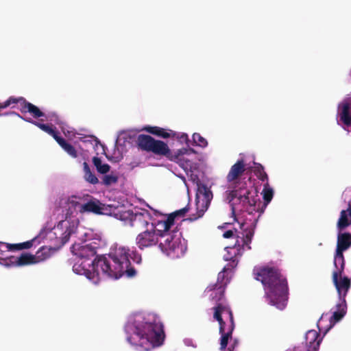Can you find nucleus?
<instances>
[{"instance_id":"1","label":"nucleus","mask_w":351,"mask_h":351,"mask_svg":"<svg viewBox=\"0 0 351 351\" xmlns=\"http://www.w3.org/2000/svg\"><path fill=\"white\" fill-rule=\"evenodd\" d=\"M251 191L247 189L246 182H237L234 189L227 191L226 199L230 207L232 215L236 219V214L241 212L247 213L248 218L245 216V219L240 223L241 231L238 232L237 240L232 247L236 249L237 253L235 255L241 256L245 247L251 250L250 243L254 237L256 227L258 218L252 215L253 212H256V197L250 196ZM226 248H230L227 247ZM232 249V247H231Z\"/></svg>"},{"instance_id":"2","label":"nucleus","mask_w":351,"mask_h":351,"mask_svg":"<svg viewBox=\"0 0 351 351\" xmlns=\"http://www.w3.org/2000/svg\"><path fill=\"white\" fill-rule=\"evenodd\" d=\"M130 258L137 264H140L142 261L141 256L138 252H130L129 248L119 246L109 253L108 257L97 256L92 265L94 269L100 268L104 274L114 279H118L123 276L133 278L136 276V271L132 266Z\"/></svg>"},{"instance_id":"3","label":"nucleus","mask_w":351,"mask_h":351,"mask_svg":"<svg viewBox=\"0 0 351 351\" xmlns=\"http://www.w3.org/2000/svg\"><path fill=\"white\" fill-rule=\"evenodd\" d=\"M128 341L145 350L160 346L165 338L163 325L151 315L143 317L142 321L135 320L134 324L128 328Z\"/></svg>"},{"instance_id":"4","label":"nucleus","mask_w":351,"mask_h":351,"mask_svg":"<svg viewBox=\"0 0 351 351\" xmlns=\"http://www.w3.org/2000/svg\"><path fill=\"white\" fill-rule=\"evenodd\" d=\"M256 279L263 284L265 297L269 304L282 310L287 305V282L280 271L274 267H262L257 269Z\"/></svg>"},{"instance_id":"5","label":"nucleus","mask_w":351,"mask_h":351,"mask_svg":"<svg viewBox=\"0 0 351 351\" xmlns=\"http://www.w3.org/2000/svg\"><path fill=\"white\" fill-rule=\"evenodd\" d=\"M136 143L141 150L152 152L158 156H165L169 160L176 162L182 160L183 155L188 152L186 149L183 148L173 154L166 143L156 140L147 134H139L137 136Z\"/></svg>"},{"instance_id":"6","label":"nucleus","mask_w":351,"mask_h":351,"mask_svg":"<svg viewBox=\"0 0 351 351\" xmlns=\"http://www.w3.org/2000/svg\"><path fill=\"white\" fill-rule=\"evenodd\" d=\"M213 195L209 187L202 183L197 184L195 197V213H191L187 221H195L202 217L210 206Z\"/></svg>"},{"instance_id":"7","label":"nucleus","mask_w":351,"mask_h":351,"mask_svg":"<svg viewBox=\"0 0 351 351\" xmlns=\"http://www.w3.org/2000/svg\"><path fill=\"white\" fill-rule=\"evenodd\" d=\"M79 201L71 200V204L78 207L79 212L81 213H93L96 215H107L112 214V206L101 204L99 200L93 198L89 195H84L83 197H73Z\"/></svg>"},{"instance_id":"8","label":"nucleus","mask_w":351,"mask_h":351,"mask_svg":"<svg viewBox=\"0 0 351 351\" xmlns=\"http://www.w3.org/2000/svg\"><path fill=\"white\" fill-rule=\"evenodd\" d=\"M161 238L164 240L160 242L159 247L167 256L175 258H180L184 254L186 247L182 243L180 236L169 233L168 230L162 232Z\"/></svg>"},{"instance_id":"9","label":"nucleus","mask_w":351,"mask_h":351,"mask_svg":"<svg viewBox=\"0 0 351 351\" xmlns=\"http://www.w3.org/2000/svg\"><path fill=\"white\" fill-rule=\"evenodd\" d=\"M156 226H159L158 223H152L149 228L143 230L136 236V244L140 250L152 247L158 243L164 230L156 229Z\"/></svg>"},{"instance_id":"10","label":"nucleus","mask_w":351,"mask_h":351,"mask_svg":"<svg viewBox=\"0 0 351 351\" xmlns=\"http://www.w3.org/2000/svg\"><path fill=\"white\" fill-rule=\"evenodd\" d=\"M332 280L337 289L340 301L346 302V296L351 287V280L348 276H342L345 264L334 265Z\"/></svg>"},{"instance_id":"11","label":"nucleus","mask_w":351,"mask_h":351,"mask_svg":"<svg viewBox=\"0 0 351 351\" xmlns=\"http://www.w3.org/2000/svg\"><path fill=\"white\" fill-rule=\"evenodd\" d=\"M213 317L219 324V333L227 332L228 326H234V317L230 308L225 304L219 303L213 307Z\"/></svg>"},{"instance_id":"12","label":"nucleus","mask_w":351,"mask_h":351,"mask_svg":"<svg viewBox=\"0 0 351 351\" xmlns=\"http://www.w3.org/2000/svg\"><path fill=\"white\" fill-rule=\"evenodd\" d=\"M351 247V233L339 231L333 264H345L343 252Z\"/></svg>"},{"instance_id":"13","label":"nucleus","mask_w":351,"mask_h":351,"mask_svg":"<svg viewBox=\"0 0 351 351\" xmlns=\"http://www.w3.org/2000/svg\"><path fill=\"white\" fill-rule=\"evenodd\" d=\"M225 278V269L219 273L217 282L213 285H210L206 288L207 292H210V298L216 303V306L222 302L224 298V292L227 282H223Z\"/></svg>"},{"instance_id":"14","label":"nucleus","mask_w":351,"mask_h":351,"mask_svg":"<svg viewBox=\"0 0 351 351\" xmlns=\"http://www.w3.org/2000/svg\"><path fill=\"white\" fill-rule=\"evenodd\" d=\"M99 244L97 241H92L89 243L86 242L82 243H74L71 247V252L80 258L89 259L97 255Z\"/></svg>"},{"instance_id":"15","label":"nucleus","mask_w":351,"mask_h":351,"mask_svg":"<svg viewBox=\"0 0 351 351\" xmlns=\"http://www.w3.org/2000/svg\"><path fill=\"white\" fill-rule=\"evenodd\" d=\"M130 216V225L131 227L134 228L136 230H143L150 228L152 222L151 214L147 211L136 213H128Z\"/></svg>"},{"instance_id":"16","label":"nucleus","mask_w":351,"mask_h":351,"mask_svg":"<svg viewBox=\"0 0 351 351\" xmlns=\"http://www.w3.org/2000/svg\"><path fill=\"white\" fill-rule=\"evenodd\" d=\"M319 333L315 330H308L305 335V345L299 346L294 351H317L321 343Z\"/></svg>"},{"instance_id":"17","label":"nucleus","mask_w":351,"mask_h":351,"mask_svg":"<svg viewBox=\"0 0 351 351\" xmlns=\"http://www.w3.org/2000/svg\"><path fill=\"white\" fill-rule=\"evenodd\" d=\"M189 204L180 210H178L171 214L169 215L167 218L165 220H161L158 221V225L160 226V228H163V230L167 232L169 230L171 227L174 224L175 218L177 216L183 217L185 214L189 212Z\"/></svg>"},{"instance_id":"18","label":"nucleus","mask_w":351,"mask_h":351,"mask_svg":"<svg viewBox=\"0 0 351 351\" xmlns=\"http://www.w3.org/2000/svg\"><path fill=\"white\" fill-rule=\"evenodd\" d=\"M8 261L9 263H6L7 265L24 266L36 263L33 254L27 253H23L19 257L11 256Z\"/></svg>"},{"instance_id":"19","label":"nucleus","mask_w":351,"mask_h":351,"mask_svg":"<svg viewBox=\"0 0 351 351\" xmlns=\"http://www.w3.org/2000/svg\"><path fill=\"white\" fill-rule=\"evenodd\" d=\"M245 165L243 160H239L231 167L226 176L227 182H232L237 180L239 177L245 172Z\"/></svg>"},{"instance_id":"20","label":"nucleus","mask_w":351,"mask_h":351,"mask_svg":"<svg viewBox=\"0 0 351 351\" xmlns=\"http://www.w3.org/2000/svg\"><path fill=\"white\" fill-rule=\"evenodd\" d=\"M143 130L163 138L175 137L176 136V133L175 132L172 130L167 132L165 129L158 126H145L143 128Z\"/></svg>"},{"instance_id":"21","label":"nucleus","mask_w":351,"mask_h":351,"mask_svg":"<svg viewBox=\"0 0 351 351\" xmlns=\"http://www.w3.org/2000/svg\"><path fill=\"white\" fill-rule=\"evenodd\" d=\"M339 108H340L339 112V119L340 121L343 122V123L346 125L349 126L351 125V114L350 112V104L347 102L344 101L339 104Z\"/></svg>"},{"instance_id":"22","label":"nucleus","mask_w":351,"mask_h":351,"mask_svg":"<svg viewBox=\"0 0 351 351\" xmlns=\"http://www.w3.org/2000/svg\"><path fill=\"white\" fill-rule=\"evenodd\" d=\"M351 225V213L348 210H342L340 213V217L337 223V228L339 232H342L347 227Z\"/></svg>"},{"instance_id":"23","label":"nucleus","mask_w":351,"mask_h":351,"mask_svg":"<svg viewBox=\"0 0 351 351\" xmlns=\"http://www.w3.org/2000/svg\"><path fill=\"white\" fill-rule=\"evenodd\" d=\"M20 110L21 113H27L29 112L32 115L34 118H39L45 116L44 112H43L37 106L32 104V103L25 101L22 108H20Z\"/></svg>"},{"instance_id":"24","label":"nucleus","mask_w":351,"mask_h":351,"mask_svg":"<svg viewBox=\"0 0 351 351\" xmlns=\"http://www.w3.org/2000/svg\"><path fill=\"white\" fill-rule=\"evenodd\" d=\"M337 311L333 313L332 316L330 318V323L334 324L340 321L346 313V302L340 301L336 305Z\"/></svg>"},{"instance_id":"25","label":"nucleus","mask_w":351,"mask_h":351,"mask_svg":"<svg viewBox=\"0 0 351 351\" xmlns=\"http://www.w3.org/2000/svg\"><path fill=\"white\" fill-rule=\"evenodd\" d=\"M26 121L33 123L34 125H35L36 126H37L38 128H39L44 132H45L47 134L52 136L56 141H57V139L60 137L59 136L58 132L56 131V130H54L52 127H51L50 125H49L47 124L41 123L38 121H32V120H26Z\"/></svg>"},{"instance_id":"26","label":"nucleus","mask_w":351,"mask_h":351,"mask_svg":"<svg viewBox=\"0 0 351 351\" xmlns=\"http://www.w3.org/2000/svg\"><path fill=\"white\" fill-rule=\"evenodd\" d=\"M56 142L72 158L77 157V152L75 148L71 144L67 143L64 138L60 136L57 139Z\"/></svg>"},{"instance_id":"27","label":"nucleus","mask_w":351,"mask_h":351,"mask_svg":"<svg viewBox=\"0 0 351 351\" xmlns=\"http://www.w3.org/2000/svg\"><path fill=\"white\" fill-rule=\"evenodd\" d=\"M51 248L47 246H43L39 248L36 254L33 255L35 258L36 263L43 262L48 259L51 256Z\"/></svg>"},{"instance_id":"28","label":"nucleus","mask_w":351,"mask_h":351,"mask_svg":"<svg viewBox=\"0 0 351 351\" xmlns=\"http://www.w3.org/2000/svg\"><path fill=\"white\" fill-rule=\"evenodd\" d=\"M234 326L232 324L228 326L227 332L221 334L220 339V350H223L227 347L228 340L232 337V334L234 330Z\"/></svg>"},{"instance_id":"29","label":"nucleus","mask_w":351,"mask_h":351,"mask_svg":"<svg viewBox=\"0 0 351 351\" xmlns=\"http://www.w3.org/2000/svg\"><path fill=\"white\" fill-rule=\"evenodd\" d=\"M92 160L98 173L101 174H106L109 172L110 166L107 163L102 164V161L100 158L94 156Z\"/></svg>"},{"instance_id":"30","label":"nucleus","mask_w":351,"mask_h":351,"mask_svg":"<svg viewBox=\"0 0 351 351\" xmlns=\"http://www.w3.org/2000/svg\"><path fill=\"white\" fill-rule=\"evenodd\" d=\"M262 195L265 204L267 205L271 201L274 196V190L270 187L268 182L263 184Z\"/></svg>"},{"instance_id":"31","label":"nucleus","mask_w":351,"mask_h":351,"mask_svg":"<svg viewBox=\"0 0 351 351\" xmlns=\"http://www.w3.org/2000/svg\"><path fill=\"white\" fill-rule=\"evenodd\" d=\"M254 175L262 182H268V176L265 171L264 167L260 163H254Z\"/></svg>"},{"instance_id":"32","label":"nucleus","mask_w":351,"mask_h":351,"mask_svg":"<svg viewBox=\"0 0 351 351\" xmlns=\"http://www.w3.org/2000/svg\"><path fill=\"white\" fill-rule=\"evenodd\" d=\"M26 99L23 97H10L5 101L1 104V108L3 109L10 106L12 104H19L20 108H22V106L24 105Z\"/></svg>"},{"instance_id":"33","label":"nucleus","mask_w":351,"mask_h":351,"mask_svg":"<svg viewBox=\"0 0 351 351\" xmlns=\"http://www.w3.org/2000/svg\"><path fill=\"white\" fill-rule=\"evenodd\" d=\"M66 230L62 234V237L61 238L62 239V244H65L69 240V238L71 235L75 232L76 227L74 224L69 225V226H65Z\"/></svg>"},{"instance_id":"34","label":"nucleus","mask_w":351,"mask_h":351,"mask_svg":"<svg viewBox=\"0 0 351 351\" xmlns=\"http://www.w3.org/2000/svg\"><path fill=\"white\" fill-rule=\"evenodd\" d=\"M119 178L117 176L114 174L104 175L102 178L101 184L109 186L112 184L117 183Z\"/></svg>"},{"instance_id":"35","label":"nucleus","mask_w":351,"mask_h":351,"mask_svg":"<svg viewBox=\"0 0 351 351\" xmlns=\"http://www.w3.org/2000/svg\"><path fill=\"white\" fill-rule=\"evenodd\" d=\"M193 141L195 145L201 147H206L208 145L207 141L199 133H194L193 134Z\"/></svg>"},{"instance_id":"36","label":"nucleus","mask_w":351,"mask_h":351,"mask_svg":"<svg viewBox=\"0 0 351 351\" xmlns=\"http://www.w3.org/2000/svg\"><path fill=\"white\" fill-rule=\"evenodd\" d=\"M84 179L86 181L92 184H96L99 183L98 178L91 171L84 174Z\"/></svg>"},{"instance_id":"37","label":"nucleus","mask_w":351,"mask_h":351,"mask_svg":"<svg viewBox=\"0 0 351 351\" xmlns=\"http://www.w3.org/2000/svg\"><path fill=\"white\" fill-rule=\"evenodd\" d=\"M0 245L5 246V248L10 251L21 250L20 243L10 244V243H1Z\"/></svg>"},{"instance_id":"38","label":"nucleus","mask_w":351,"mask_h":351,"mask_svg":"<svg viewBox=\"0 0 351 351\" xmlns=\"http://www.w3.org/2000/svg\"><path fill=\"white\" fill-rule=\"evenodd\" d=\"M21 249H29L33 245V241H28L26 242L21 243Z\"/></svg>"},{"instance_id":"39","label":"nucleus","mask_w":351,"mask_h":351,"mask_svg":"<svg viewBox=\"0 0 351 351\" xmlns=\"http://www.w3.org/2000/svg\"><path fill=\"white\" fill-rule=\"evenodd\" d=\"M224 238L229 239L234 236V232L232 230H227L223 234Z\"/></svg>"},{"instance_id":"40","label":"nucleus","mask_w":351,"mask_h":351,"mask_svg":"<svg viewBox=\"0 0 351 351\" xmlns=\"http://www.w3.org/2000/svg\"><path fill=\"white\" fill-rule=\"evenodd\" d=\"M83 169H84V174L88 173V171H90V169L86 162H84L83 163Z\"/></svg>"},{"instance_id":"41","label":"nucleus","mask_w":351,"mask_h":351,"mask_svg":"<svg viewBox=\"0 0 351 351\" xmlns=\"http://www.w3.org/2000/svg\"><path fill=\"white\" fill-rule=\"evenodd\" d=\"M237 343H238L237 340H234V343L230 345V346L228 348V351H234V349L235 346L237 345Z\"/></svg>"},{"instance_id":"42","label":"nucleus","mask_w":351,"mask_h":351,"mask_svg":"<svg viewBox=\"0 0 351 351\" xmlns=\"http://www.w3.org/2000/svg\"><path fill=\"white\" fill-rule=\"evenodd\" d=\"M180 140L188 141V136L186 134H182L180 137H178Z\"/></svg>"},{"instance_id":"43","label":"nucleus","mask_w":351,"mask_h":351,"mask_svg":"<svg viewBox=\"0 0 351 351\" xmlns=\"http://www.w3.org/2000/svg\"><path fill=\"white\" fill-rule=\"evenodd\" d=\"M8 114H11V115L18 117L19 118H22V117L19 113L15 112H10V113H8Z\"/></svg>"},{"instance_id":"44","label":"nucleus","mask_w":351,"mask_h":351,"mask_svg":"<svg viewBox=\"0 0 351 351\" xmlns=\"http://www.w3.org/2000/svg\"><path fill=\"white\" fill-rule=\"evenodd\" d=\"M64 223H65V221H60L59 223V224L58 225V228H59V226H63Z\"/></svg>"},{"instance_id":"45","label":"nucleus","mask_w":351,"mask_h":351,"mask_svg":"<svg viewBox=\"0 0 351 351\" xmlns=\"http://www.w3.org/2000/svg\"><path fill=\"white\" fill-rule=\"evenodd\" d=\"M75 267H76V265H75L73 266V270H76Z\"/></svg>"}]
</instances>
